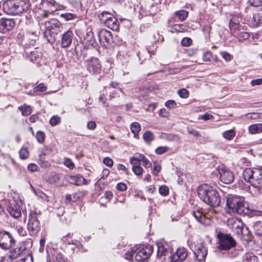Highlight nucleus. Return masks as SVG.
<instances>
[{
    "label": "nucleus",
    "instance_id": "774afa93",
    "mask_svg": "<svg viewBox=\"0 0 262 262\" xmlns=\"http://www.w3.org/2000/svg\"><path fill=\"white\" fill-rule=\"evenodd\" d=\"M220 55L226 61H230L231 59V55L227 52H221Z\"/></svg>",
    "mask_w": 262,
    "mask_h": 262
},
{
    "label": "nucleus",
    "instance_id": "0eeeda50",
    "mask_svg": "<svg viewBox=\"0 0 262 262\" xmlns=\"http://www.w3.org/2000/svg\"><path fill=\"white\" fill-rule=\"evenodd\" d=\"M219 239L218 248L222 250H228L234 247L236 245V242L233 238L227 234L220 232L217 234Z\"/></svg>",
    "mask_w": 262,
    "mask_h": 262
},
{
    "label": "nucleus",
    "instance_id": "aec40b11",
    "mask_svg": "<svg viewBox=\"0 0 262 262\" xmlns=\"http://www.w3.org/2000/svg\"><path fill=\"white\" fill-rule=\"evenodd\" d=\"M157 256L161 257L165 256L170 251V247L167 243L164 241H160L157 243Z\"/></svg>",
    "mask_w": 262,
    "mask_h": 262
},
{
    "label": "nucleus",
    "instance_id": "8fccbe9b",
    "mask_svg": "<svg viewBox=\"0 0 262 262\" xmlns=\"http://www.w3.org/2000/svg\"><path fill=\"white\" fill-rule=\"evenodd\" d=\"M178 94L182 98H187L189 97V92L186 89H181L178 90Z\"/></svg>",
    "mask_w": 262,
    "mask_h": 262
},
{
    "label": "nucleus",
    "instance_id": "e433bc0d",
    "mask_svg": "<svg viewBox=\"0 0 262 262\" xmlns=\"http://www.w3.org/2000/svg\"><path fill=\"white\" fill-rule=\"evenodd\" d=\"M130 129L132 132L134 134V137L137 138L139 133L141 130V126L138 122H133L130 125Z\"/></svg>",
    "mask_w": 262,
    "mask_h": 262
},
{
    "label": "nucleus",
    "instance_id": "de8ad7c7",
    "mask_svg": "<svg viewBox=\"0 0 262 262\" xmlns=\"http://www.w3.org/2000/svg\"><path fill=\"white\" fill-rule=\"evenodd\" d=\"M134 254H135V248L134 247L130 250H128L124 254V258L128 260H131L133 259Z\"/></svg>",
    "mask_w": 262,
    "mask_h": 262
},
{
    "label": "nucleus",
    "instance_id": "a878e982",
    "mask_svg": "<svg viewBox=\"0 0 262 262\" xmlns=\"http://www.w3.org/2000/svg\"><path fill=\"white\" fill-rule=\"evenodd\" d=\"M235 37L237 38L238 39L239 42L243 41L247 39H248L250 37L249 34L242 30H237L236 32L231 33Z\"/></svg>",
    "mask_w": 262,
    "mask_h": 262
},
{
    "label": "nucleus",
    "instance_id": "bf43d9fd",
    "mask_svg": "<svg viewBox=\"0 0 262 262\" xmlns=\"http://www.w3.org/2000/svg\"><path fill=\"white\" fill-rule=\"evenodd\" d=\"M248 3L254 7H259L262 5V0H248Z\"/></svg>",
    "mask_w": 262,
    "mask_h": 262
},
{
    "label": "nucleus",
    "instance_id": "2f4dec72",
    "mask_svg": "<svg viewBox=\"0 0 262 262\" xmlns=\"http://www.w3.org/2000/svg\"><path fill=\"white\" fill-rule=\"evenodd\" d=\"M8 254V257L11 260L16 259L20 254L21 251L20 248L16 247L15 248H10Z\"/></svg>",
    "mask_w": 262,
    "mask_h": 262
},
{
    "label": "nucleus",
    "instance_id": "49530a36",
    "mask_svg": "<svg viewBox=\"0 0 262 262\" xmlns=\"http://www.w3.org/2000/svg\"><path fill=\"white\" fill-rule=\"evenodd\" d=\"M61 121V118L58 116H53L50 120V124L52 126H55L58 124Z\"/></svg>",
    "mask_w": 262,
    "mask_h": 262
},
{
    "label": "nucleus",
    "instance_id": "c03bdc74",
    "mask_svg": "<svg viewBox=\"0 0 262 262\" xmlns=\"http://www.w3.org/2000/svg\"><path fill=\"white\" fill-rule=\"evenodd\" d=\"M211 30V27L209 26H204L203 29L204 35L205 39L208 41L210 38V33Z\"/></svg>",
    "mask_w": 262,
    "mask_h": 262
},
{
    "label": "nucleus",
    "instance_id": "338daca9",
    "mask_svg": "<svg viewBox=\"0 0 262 262\" xmlns=\"http://www.w3.org/2000/svg\"><path fill=\"white\" fill-rule=\"evenodd\" d=\"M116 188L119 191H124L126 190L127 186L125 183L121 182L117 184Z\"/></svg>",
    "mask_w": 262,
    "mask_h": 262
},
{
    "label": "nucleus",
    "instance_id": "b1692460",
    "mask_svg": "<svg viewBox=\"0 0 262 262\" xmlns=\"http://www.w3.org/2000/svg\"><path fill=\"white\" fill-rule=\"evenodd\" d=\"M228 225L233 230H236V232L239 233L242 232L243 230V222L237 219H232L228 221Z\"/></svg>",
    "mask_w": 262,
    "mask_h": 262
},
{
    "label": "nucleus",
    "instance_id": "13d9d810",
    "mask_svg": "<svg viewBox=\"0 0 262 262\" xmlns=\"http://www.w3.org/2000/svg\"><path fill=\"white\" fill-rule=\"evenodd\" d=\"M168 150V147L167 146H159L155 150V152L158 155H162Z\"/></svg>",
    "mask_w": 262,
    "mask_h": 262
},
{
    "label": "nucleus",
    "instance_id": "393cba45",
    "mask_svg": "<svg viewBox=\"0 0 262 262\" xmlns=\"http://www.w3.org/2000/svg\"><path fill=\"white\" fill-rule=\"evenodd\" d=\"M83 38L84 41L89 45H93L95 42L94 34L91 28H88L83 33Z\"/></svg>",
    "mask_w": 262,
    "mask_h": 262
},
{
    "label": "nucleus",
    "instance_id": "a211bd4d",
    "mask_svg": "<svg viewBox=\"0 0 262 262\" xmlns=\"http://www.w3.org/2000/svg\"><path fill=\"white\" fill-rule=\"evenodd\" d=\"M193 215L197 221L205 225L210 224V217L203 213L200 210H194Z\"/></svg>",
    "mask_w": 262,
    "mask_h": 262
},
{
    "label": "nucleus",
    "instance_id": "412c9836",
    "mask_svg": "<svg viewBox=\"0 0 262 262\" xmlns=\"http://www.w3.org/2000/svg\"><path fill=\"white\" fill-rule=\"evenodd\" d=\"M66 181L71 184L75 185H82L86 184V180L83 176L77 174L76 176H68Z\"/></svg>",
    "mask_w": 262,
    "mask_h": 262
},
{
    "label": "nucleus",
    "instance_id": "473e14b6",
    "mask_svg": "<svg viewBox=\"0 0 262 262\" xmlns=\"http://www.w3.org/2000/svg\"><path fill=\"white\" fill-rule=\"evenodd\" d=\"M249 131L252 134H257L262 132V124H254L249 126Z\"/></svg>",
    "mask_w": 262,
    "mask_h": 262
},
{
    "label": "nucleus",
    "instance_id": "052dcab7",
    "mask_svg": "<svg viewBox=\"0 0 262 262\" xmlns=\"http://www.w3.org/2000/svg\"><path fill=\"white\" fill-rule=\"evenodd\" d=\"M130 163L133 166L140 165V160L138 158L133 157L130 158Z\"/></svg>",
    "mask_w": 262,
    "mask_h": 262
},
{
    "label": "nucleus",
    "instance_id": "c756f323",
    "mask_svg": "<svg viewBox=\"0 0 262 262\" xmlns=\"http://www.w3.org/2000/svg\"><path fill=\"white\" fill-rule=\"evenodd\" d=\"M262 24V10L254 14L253 16L252 24L253 27H258Z\"/></svg>",
    "mask_w": 262,
    "mask_h": 262
},
{
    "label": "nucleus",
    "instance_id": "6e6552de",
    "mask_svg": "<svg viewBox=\"0 0 262 262\" xmlns=\"http://www.w3.org/2000/svg\"><path fill=\"white\" fill-rule=\"evenodd\" d=\"M135 248V258L137 261H143L149 258L152 252L151 247L138 245Z\"/></svg>",
    "mask_w": 262,
    "mask_h": 262
},
{
    "label": "nucleus",
    "instance_id": "20e7f679",
    "mask_svg": "<svg viewBox=\"0 0 262 262\" xmlns=\"http://www.w3.org/2000/svg\"><path fill=\"white\" fill-rule=\"evenodd\" d=\"M30 8V3L25 0H7L3 3V9L9 15H18L27 12Z\"/></svg>",
    "mask_w": 262,
    "mask_h": 262
},
{
    "label": "nucleus",
    "instance_id": "f3484780",
    "mask_svg": "<svg viewBox=\"0 0 262 262\" xmlns=\"http://www.w3.org/2000/svg\"><path fill=\"white\" fill-rule=\"evenodd\" d=\"M187 256V252L186 249L178 248L171 255V261L172 262H182L186 259Z\"/></svg>",
    "mask_w": 262,
    "mask_h": 262
},
{
    "label": "nucleus",
    "instance_id": "1a4fd4ad",
    "mask_svg": "<svg viewBox=\"0 0 262 262\" xmlns=\"http://www.w3.org/2000/svg\"><path fill=\"white\" fill-rule=\"evenodd\" d=\"M193 245H190V248L193 251L195 259L199 261H204L207 254V249L204 244L201 241L197 242L196 244L194 243Z\"/></svg>",
    "mask_w": 262,
    "mask_h": 262
},
{
    "label": "nucleus",
    "instance_id": "f8f14e48",
    "mask_svg": "<svg viewBox=\"0 0 262 262\" xmlns=\"http://www.w3.org/2000/svg\"><path fill=\"white\" fill-rule=\"evenodd\" d=\"M217 170L220 174V178L222 182L225 184H230L234 180L233 172L227 166L224 165H219L217 167Z\"/></svg>",
    "mask_w": 262,
    "mask_h": 262
},
{
    "label": "nucleus",
    "instance_id": "58836bf2",
    "mask_svg": "<svg viewBox=\"0 0 262 262\" xmlns=\"http://www.w3.org/2000/svg\"><path fill=\"white\" fill-rule=\"evenodd\" d=\"M188 11L185 10H180L175 12L174 14L180 20L183 21L188 16Z\"/></svg>",
    "mask_w": 262,
    "mask_h": 262
},
{
    "label": "nucleus",
    "instance_id": "a19ab883",
    "mask_svg": "<svg viewBox=\"0 0 262 262\" xmlns=\"http://www.w3.org/2000/svg\"><path fill=\"white\" fill-rule=\"evenodd\" d=\"M60 179V176L59 174L53 173L49 177L48 181L50 184H56L59 181Z\"/></svg>",
    "mask_w": 262,
    "mask_h": 262
},
{
    "label": "nucleus",
    "instance_id": "9b49d317",
    "mask_svg": "<svg viewBox=\"0 0 262 262\" xmlns=\"http://www.w3.org/2000/svg\"><path fill=\"white\" fill-rule=\"evenodd\" d=\"M59 8L58 4L54 0H41L40 4V9L43 11L41 15L46 18L49 13H52Z\"/></svg>",
    "mask_w": 262,
    "mask_h": 262
},
{
    "label": "nucleus",
    "instance_id": "bb28decb",
    "mask_svg": "<svg viewBox=\"0 0 262 262\" xmlns=\"http://www.w3.org/2000/svg\"><path fill=\"white\" fill-rule=\"evenodd\" d=\"M61 240L66 244L75 245L78 249H80L82 247V245L80 242L76 240L72 239L70 233L68 234L66 236H63L62 237Z\"/></svg>",
    "mask_w": 262,
    "mask_h": 262
},
{
    "label": "nucleus",
    "instance_id": "f704fd0d",
    "mask_svg": "<svg viewBox=\"0 0 262 262\" xmlns=\"http://www.w3.org/2000/svg\"><path fill=\"white\" fill-rule=\"evenodd\" d=\"M52 262H65L63 256L57 251H55L52 255Z\"/></svg>",
    "mask_w": 262,
    "mask_h": 262
},
{
    "label": "nucleus",
    "instance_id": "f257e3e1",
    "mask_svg": "<svg viewBox=\"0 0 262 262\" xmlns=\"http://www.w3.org/2000/svg\"><path fill=\"white\" fill-rule=\"evenodd\" d=\"M226 204L229 213H236L240 215L249 216L256 214V211L249 208L243 196L237 195H228L226 199Z\"/></svg>",
    "mask_w": 262,
    "mask_h": 262
},
{
    "label": "nucleus",
    "instance_id": "4c0bfd02",
    "mask_svg": "<svg viewBox=\"0 0 262 262\" xmlns=\"http://www.w3.org/2000/svg\"><path fill=\"white\" fill-rule=\"evenodd\" d=\"M18 110L21 112L23 116H28L32 113V109L30 105L24 104L23 105L19 106Z\"/></svg>",
    "mask_w": 262,
    "mask_h": 262
},
{
    "label": "nucleus",
    "instance_id": "69168bd1",
    "mask_svg": "<svg viewBox=\"0 0 262 262\" xmlns=\"http://www.w3.org/2000/svg\"><path fill=\"white\" fill-rule=\"evenodd\" d=\"M35 92H44L47 90L46 86L42 83H40L34 89Z\"/></svg>",
    "mask_w": 262,
    "mask_h": 262
},
{
    "label": "nucleus",
    "instance_id": "603ef678",
    "mask_svg": "<svg viewBox=\"0 0 262 262\" xmlns=\"http://www.w3.org/2000/svg\"><path fill=\"white\" fill-rule=\"evenodd\" d=\"M36 138L37 140V141L40 143H42L43 142L45 138V134L43 132L41 131H38L36 135Z\"/></svg>",
    "mask_w": 262,
    "mask_h": 262
},
{
    "label": "nucleus",
    "instance_id": "0e129e2a",
    "mask_svg": "<svg viewBox=\"0 0 262 262\" xmlns=\"http://www.w3.org/2000/svg\"><path fill=\"white\" fill-rule=\"evenodd\" d=\"M213 117V116L211 114L209 113H206L204 115H200L198 118L199 119H202L205 121H206L212 119Z\"/></svg>",
    "mask_w": 262,
    "mask_h": 262
},
{
    "label": "nucleus",
    "instance_id": "6e6d98bb",
    "mask_svg": "<svg viewBox=\"0 0 262 262\" xmlns=\"http://www.w3.org/2000/svg\"><path fill=\"white\" fill-rule=\"evenodd\" d=\"M64 164L70 169H73L75 167L74 163L69 158H66L64 160Z\"/></svg>",
    "mask_w": 262,
    "mask_h": 262
},
{
    "label": "nucleus",
    "instance_id": "ddd939ff",
    "mask_svg": "<svg viewBox=\"0 0 262 262\" xmlns=\"http://www.w3.org/2000/svg\"><path fill=\"white\" fill-rule=\"evenodd\" d=\"M229 26L231 33L236 32L237 30H242L241 23L242 18L239 14H233L230 15Z\"/></svg>",
    "mask_w": 262,
    "mask_h": 262
},
{
    "label": "nucleus",
    "instance_id": "e2e57ef3",
    "mask_svg": "<svg viewBox=\"0 0 262 262\" xmlns=\"http://www.w3.org/2000/svg\"><path fill=\"white\" fill-rule=\"evenodd\" d=\"M161 169V167L158 164L155 163L152 173L155 176H157Z\"/></svg>",
    "mask_w": 262,
    "mask_h": 262
},
{
    "label": "nucleus",
    "instance_id": "09e8293b",
    "mask_svg": "<svg viewBox=\"0 0 262 262\" xmlns=\"http://www.w3.org/2000/svg\"><path fill=\"white\" fill-rule=\"evenodd\" d=\"M60 17L65 19V20L68 21L70 20L73 19L74 18L76 17V16L71 13H62L60 14Z\"/></svg>",
    "mask_w": 262,
    "mask_h": 262
},
{
    "label": "nucleus",
    "instance_id": "f03ea898",
    "mask_svg": "<svg viewBox=\"0 0 262 262\" xmlns=\"http://www.w3.org/2000/svg\"><path fill=\"white\" fill-rule=\"evenodd\" d=\"M198 194L204 202L211 207H218L220 205V194L217 190L212 186L207 184L201 185L198 188Z\"/></svg>",
    "mask_w": 262,
    "mask_h": 262
},
{
    "label": "nucleus",
    "instance_id": "ea45409f",
    "mask_svg": "<svg viewBox=\"0 0 262 262\" xmlns=\"http://www.w3.org/2000/svg\"><path fill=\"white\" fill-rule=\"evenodd\" d=\"M172 29L173 31H176L178 32H185L187 30V26L183 24L174 25L172 26Z\"/></svg>",
    "mask_w": 262,
    "mask_h": 262
},
{
    "label": "nucleus",
    "instance_id": "72a5a7b5",
    "mask_svg": "<svg viewBox=\"0 0 262 262\" xmlns=\"http://www.w3.org/2000/svg\"><path fill=\"white\" fill-rule=\"evenodd\" d=\"M113 15L107 11H103L99 14L98 17L100 21L105 24Z\"/></svg>",
    "mask_w": 262,
    "mask_h": 262
},
{
    "label": "nucleus",
    "instance_id": "79ce46f5",
    "mask_svg": "<svg viewBox=\"0 0 262 262\" xmlns=\"http://www.w3.org/2000/svg\"><path fill=\"white\" fill-rule=\"evenodd\" d=\"M235 135V132L233 129L226 130L223 133V137L228 140H232L234 137Z\"/></svg>",
    "mask_w": 262,
    "mask_h": 262
},
{
    "label": "nucleus",
    "instance_id": "5fc2aeb1",
    "mask_svg": "<svg viewBox=\"0 0 262 262\" xmlns=\"http://www.w3.org/2000/svg\"><path fill=\"white\" fill-rule=\"evenodd\" d=\"M192 39L189 37H184L181 40V45L184 47H188L192 44Z\"/></svg>",
    "mask_w": 262,
    "mask_h": 262
},
{
    "label": "nucleus",
    "instance_id": "cd10ccee",
    "mask_svg": "<svg viewBox=\"0 0 262 262\" xmlns=\"http://www.w3.org/2000/svg\"><path fill=\"white\" fill-rule=\"evenodd\" d=\"M10 60L6 57L0 55V72L6 73L9 68Z\"/></svg>",
    "mask_w": 262,
    "mask_h": 262
},
{
    "label": "nucleus",
    "instance_id": "2eb2a0df",
    "mask_svg": "<svg viewBox=\"0 0 262 262\" xmlns=\"http://www.w3.org/2000/svg\"><path fill=\"white\" fill-rule=\"evenodd\" d=\"M87 69L92 73L98 74L101 70L100 61L98 58H92L87 61Z\"/></svg>",
    "mask_w": 262,
    "mask_h": 262
},
{
    "label": "nucleus",
    "instance_id": "5701e85b",
    "mask_svg": "<svg viewBox=\"0 0 262 262\" xmlns=\"http://www.w3.org/2000/svg\"><path fill=\"white\" fill-rule=\"evenodd\" d=\"M73 34L70 30L67 31L62 35L61 45L63 48L68 47L72 43Z\"/></svg>",
    "mask_w": 262,
    "mask_h": 262
},
{
    "label": "nucleus",
    "instance_id": "423d86ee",
    "mask_svg": "<svg viewBox=\"0 0 262 262\" xmlns=\"http://www.w3.org/2000/svg\"><path fill=\"white\" fill-rule=\"evenodd\" d=\"M40 28L44 27L45 35L47 36L48 33L51 35L52 34H57L61 31L62 25L61 23L56 19H51L49 20L43 21L39 23Z\"/></svg>",
    "mask_w": 262,
    "mask_h": 262
},
{
    "label": "nucleus",
    "instance_id": "37998d69",
    "mask_svg": "<svg viewBox=\"0 0 262 262\" xmlns=\"http://www.w3.org/2000/svg\"><path fill=\"white\" fill-rule=\"evenodd\" d=\"M154 137L153 134L149 130L146 131L143 135L144 140L147 143L152 141L154 140Z\"/></svg>",
    "mask_w": 262,
    "mask_h": 262
},
{
    "label": "nucleus",
    "instance_id": "4468645a",
    "mask_svg": "<svg viewBox=\"0 0 262 262\" xmlns=\"http://www.w3.org/2000/svg\"><path fill=\"white\" fill-rule=\"evenodd\" d=\"M26 54L30 60L37 65L41 66L46 63V61L43 58L42 54L38 49H34L33 51H31L29 54L26 52Z\"/></svg>",
    "mask_w": 262,
    "mask_h": 262
},
{
    "label": "nucleus",
    "instance_id": "a18cd8bd",
    "mask_svg": "<svg viewBox=\"0 0 262 262\" xmlns=\"http://www.w3.org/2000/svg\"><path fill=\"white\" fill-rule=\"evenodd\" d=\"M29 153L27 148L22 147L19 151V157L21 159H26L28 158Z\"/></svg>",
    "mask_w": 262,
    "mask_h": 262
},
{
    "label": "nucleus",
    "instance_id": "6ab92c4d",
    "mask_svg": "<svg viewBox=\"0 0 262 262\" xmlns=\"http://www.w3.org/2000/svg\"><path fill=\"white\" fill-rule=\"evenodd\" d=\"M14 25V20L2 18L0 19V32L5 33L11 30Z\"/></svg>",
    "mask_w": 262,
    "mask_h": 262
},
{
    "label": "nucleus",
    "instance_id": "4d7b16f0",
    "mask_svg": "<svg viewBox=\"0 0 262 262\" xmlns=\"http://www.w3.org/2000/svg\"><path fill=\"white\" fill-rule=\"evenodd\" d=\"M165 105L168 108H173L177 107V104L175 101L169 100L165 102Z\"/></svg>",
    "mask_w": 262,
    "mask_h": 262
},
{
    "label": "nucleus",
    "instance_id": "680f3d73",
    "mask_svg": "<svg viewBox=\"0 0 262 262\" xmlns=\"http://www.w3.org/2000/svg\"><path fill=\"white\" fill-rule=\"evenodd\" d=\"M34 191L37 196L43 200H46L48 198L47 195L40 190H34Z\"/></svg>",
    "mask_w": 262,
    "mask_h": 262
},
{
    "label": "nucleus",
    "instance_id": "dca6fc26",
    "mask_svg": "<svg viewBox=\"0 0 262 262\" xmlns=\"http://www.w3.org/2000/svg\"><path fill=\"white\" fill-rule=\"evenodd\" d=\"M7 210L10 214L14 218L17 219L21 216V212L20 207L14 200H12L9 202Z\"/></svg>",
    "mask_w": 262,
    "mask_h": 262
},
{
    "label": "nucleus",
    "instance_id": "7c9ffc66",
    "mask_svg": "<svg viewBox=\"0 0 262 262\" xmlns=\"http://www.w3.org/2000/svg\"><path fill=\"white\" fill-rule=\"evenodd\" d=\"M104 25L112 30H115L118 29V21L113 15Z\"/></svg>",
    "mask_w": 262,
    "mask_h": 262
},
{
    "label": "nucleus",
    "instance_id": "9d476101",
    "mask_svg": "<svg viewBox=\"0 0 262 262\" xmlns=\"http://www.w3.org/2000/svg\"><path fill=\"white\" fill-rule=\"evenodd\" d=\"M15 243L16 241L10 232L6 231L0 232V247L2 249H9L15 245Z\"/></svg>",
    "mask_w": 262,
    "mask_h": 262
},
{
    "label": "nucleus",
    "instance_id": "c85d7f7f",
    "mask_svg": "<svg viewBox=\"0 0 262 262\" xmlns=\"http://www.w3.org/2000/svg\"><path fill=\"white\" fill-rule=\"evenodd\" d=\"M146 10L149 15H154L160 11L161 6L158 3L151 4L146 7Z\"/></svg>",
    "mask_w": 262,
    "mask_h": 262
},
{
    "label": "nucleus",
    "instance_id": "39448f33",
    "mask_svg": "<svg viewBox=\"0 0 262 262\" xmlns=\"http://www.w3.org/2000/svg\"><path fill=\"white\" fill-rule=\"evenodd\" d=\"M38 215L37 212L34 210H31L29 214L27 229L31 235L38 234L40 230L41 226Z\"/></svg>",
    "mask_w": 262,
    "mask_h": 262
},
{
    "label": "nucleus",
    "instance_id": "3c124183",
    "mask_svg": "<svg viewBox=\"0 0 262 262\" xmlns=\"http://www.w3.org/2000/svg\"><path fill=\"white\" fill-rule=\"evenodd\" d=\"M132 170L136 176H141L143 172V169L140 165L133 166Z\"/></svg>",
    "mask_w": 262,
    "mask_h": 262
},
{
    "label": "nucleus",
    "instance_id": "864d4df0",
    "mask_svg": "<svg viewBox=\"0 0 262 262\" xmlns=\"http://www.w3.org/2000/svg\"><path fill=\"white\" fill-rule=\"evenodd\" d=\"M159 191L161 195L166 196L169 193V188L165 185H162L159 187Z\"/></svg>",
    "mask_w": 262,
    "mask_h": 262
},
{
    "label": "nucleus",
    "instance_id": "c9c22d12",
    "mask_svg": "<svg viewBox=\"0 0 262 262\" xmlns=\"http://www.w3.org/2000/svg\"><path fill=\"white\" fill-rule=\"evenodd\" d=\"M244 262H258V258L252 253H247L243 257Z\"/></svg>",
    "mask_w": 262,
    "mask_h": 262
},
{
    "label": "nucleus",
    "instance_id": "7ed1b4c3",
    "mask_svg": "<svg viewBox=\"0 0 262 262\" xmlns=\"http://www.w3.org/2000/svg\"><path fill=\"white\" fill-rule=\"evenodd\" d=\"M243 176L246 181L251 184L258 194L262 193V167L246 168Z\"/></svg>",
    "mask_w": 262,
    "mask_h": 262
},
{
    "label": "nucleus",
    "instance_id": "4be33fe9",
    "mask_svg": "<svg viewBox=\"0 0 262 262\" xmlns=\"http://www.w3.org/2000/svg\"><path fill=\"white\" fill-rule=\"evenodd\" d=\"M99 41L101 43L105 42L110 43L112 39V33L105 29H101L98 33Z\"/></svg>",
    "mask_w": 262,
    "mask_h": 262
}]
</instances>
